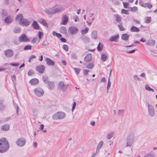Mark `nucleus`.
<instances>
[{
	"label": "nucleus",
	"instance_id": "f257e3e1",
	"mask_svg": "<svg viewBox=\"0 0 157 157\" xmlns=\"http://www.w3.org/2000/svg\"><path fill=\"white\" fill-rule=\"evenodd\" d=\"M9 148V143L5 138H2L0 139V153L6 152Z\"/></svg>",
	"mask_w": 157,
	"mask_h": 157
},
{
	"label": "nucleus",
	"instance_id": "f03ea898",
	"mask_svg": "<svg viewBox=\"0 0 157 157\" xmlns=\"http://www.w3.org/2000/svg\"><path fill=\"white\" fill-rule=\"evenodd\" d=\"M42 79L44 83L47 85L48 89L50 90H53L55 86L54 82L53 81H48V77L47 76H43Z\"/></svg>",
	"mask_w": 157,
	"mask_h": 157
},
{
	"label": "nucleus",
	"instance_id": "7ed1b4c3",
	"mask_svg": "<svg viewBox=\"0 0 157 157\" xmlns=\"http://www.w3.org/2000/svg\"><path fill=\"white\" fill-rule=\"evenodd\" d=\"M65 117V113L63 112H58L52 116V118L54 120H60L63 119Z\"/></svg>",
	"mask_w": 157,
	"mask_h": 157
},
{
	"label": "nucleus",
	"instance_id": "20e7f679",
	"mask_svg": "<svg viewBox=\"0 0 157 157\" xmlns=\"http://www.w3.org/2000/svg\"><path fill=\"white\" fill-rule=\"evenodd\" d=\"M134 137L132 134H130L127 138L126 146H131L134 141Z\"/></svg>",
	"mask_w": 157,
	"mask_h": 157
},
{
	"label": "nucleus",
	"instance_id": "39448f33",
	"mask_svg": "<svg viewBox=\"0 0 157 157\" xmlns=\"http://www.w3.org/2000/svg\"><path fill=\"white\" fill-rule=\"evenodd\" d=\"M19 41L20 42H29L30 40L25 33H23L19 37Z\"/></svg>",
	"mask_w": 157,
	"mask_h": 157
},
{
	"label": "nucleus",
	"instance_id": "423d86ee",
	"mask_svg": "<svg viewBox=\"0 0 157 157\" xmlns=\"http://www.w3.org/2000/svg\"><path fill=\"white\" fill-rule=\"evenodd\" d=\"M34 92L36 95L38 97H41L44 94L43 90L40 87L36 88L34 90Z\"/></svg>",
	"mask_w": 157,
	"mask_h": 157
},
{
	"label": "nucleus",
	"instance_id": "0eeeda50",
	"mask_svg": "<svg viewBox=\"0 0 157 157\" xmlns=\"http://www.w3.org/2000/svg\"><path fill=\"white\" fill-rule=\"evenodd\" d=\"M148 105V110L149 115L151 117H153L155 115V110L154 107L150 105L148 102H146Z\"/></svg>",
	"mask_w": 157,
	"mask_h": 157
},
{
	"label": "nucleus",
	"instance_id": "6e6552de",
	"mask_svg": "<svg viewBox=\"0 0 157 157\" xmlns=\"http://www.w3.org/2000/svg\"><path fill=\"white\" fill-rule=\"evenodd\" d=\"M68 86V85L65 84L63 81H60L59 83V88L63 91H65Z\"/></svg>",
	"mask_w": 157,
	"mask_h": 157
},
{
	"label": "nucleus",
	"instance_id": "1a4fd4ad",
	"mask_svg": "<svg viewBox=\"0 0 157 157\" xmlns=\"http://www.w3.org/2000/svg\"><path fill=\"white\" fill-rule=\"evenodd\" d=\"M68 32L71 35H75L77 34L78 32V29L76 27L71 26L68 29Z\"/></svg>",
	"mask_w": 157,
	"mask_h": 157
},
{
	"label": "nucleus",
	"instance_id": "9d476101",
	"mask_svg": "<svg viewBox=\"0 0 157 157\" xmlns=\"http://www.w3.org/2000/svg\"><path fill=\"white\" fill-rule=\"evenodd\" d=\"M25 140L24 138H19L16 142L17 145L20 147L24 146L25 145Z\"/></svg>",
	"mask_w": 157,
	"mask_h": 157
},
{
	"label": "nucleus",
	"instance_id": "9b49d317",
	"mask_svg": "<svg viewBox=\"0 0 157 157\" xmlns=\"http://www.w3.org/2000/svg\"><path fill=\"white\" fill-rule=\"evenodd\" d=\"M119 38L118 34H115L111 36L109 39V40L111 42H117L118 41Z\"/></svg>",
	"mask_w": 157,
	"mask_h": 157
},
{
	"label": "nucleus",
	"instance_id": "f8f14e48",
	"mask_svg": "<svg viewBox=\"0 0 157 157\" xmlns=\"http://www.w3.org/2000/svg\"><path fill=\"white\" fill-rule=\"evenodd\" d=\"M4 54L8 58L13 56L14 54L13 51L11 49H8L4 52Z\"/></svg>",
	"mask_w": 157,
	"mask_h": 157
},
{
	"label": "nucleus",
	"instance_id": "ddd939ff",
	"mask_svg": "<svg viewBox=\"0 0 157 157\" xmlns=\"http://www.w3.org/2000/svg\"><path fill=\"white\" fill-rule=\"evenodd\" d=\"M45 68V66L43 65H40L36 67V70L39 73L42 74L44 73Z\"/></svg>",
	"mask_w": 157,
	"mask_h": 157
},
{
	"label": "nucleus",
	"instance_id": "4468645a",
	"mask_svg": "<svg viewBox=\"0 0 157 157\" xmlns=\"http://www.w3.org/2000/svg\"><path fill=\"white\" fill-rule=\"evenodd\" d=\"M68 17L66 15H64L62 17V22L61 24L63 25H66L68 21Z\"/></svg>",
	"mask_w": 157,
	"mask_h": 157
},
{
	"label": "nucleus",
	"instance_id": "2eb2a0df",
	"mask_svg": "<svg viewBox=\"0 0 157 157\" xmlns=\"http://www.w3.org/2000/svg\"><path fill=\"white\" fill-rule=\"evenodd\" d=\"M92 59V55L90 53L87 54L84 57V60L85 61L89 63L90 62Z\"/></svg>",
	"mask_w": 157,
	"mask_h": 157
},
{
	"label": "nucleus",
	"instance_id": "dca6fc26",
	"mask_svg": "<svg viewBox=\"0 0 157 157\" xmlns=\"http://www.w3.org/2000/svg\"><path fill=\"white\" fill-rule=\"evenodd\" d=\"M32 26L35 29H40L41 30V28L40 29V26L38 24L37 22L35 21H34L32 24Z\"/></svg>",
	"mask_w": 157,
	"mask_h": 157
},
{
	"label": "nucleus",
	"instance_id": "f3484780",
	"mask_svg": "<svg viewBox=\"0 0 157 157\" xmlns=\"http://www.w3.org/2000/svg\"><path fill=\"white\" fill-rule=\"evenodd\" d=\"M39 82L38 79L36 78L32 79L29 82V83L32 85H35L37 84Z\"/></svg>",
	"mask_w": 157,
	"mask_h": 157
},
{
	"label": "nucleus",
	"instance_id": "a211bd4d",
	"mask_svg": "<svg viewBox=\"0 0 157 157\" xmlns=\"http://www.w3.org/2000/svg\"><path fill=\"white\" fill-rule=\"evenodd\" d=\"M4 21L7 24H10L12 21V20L11 18V17L10 15H8L5 18Z\"/></svg>",
	"mask_w": 157,
	"mask_h": 157
},
{
	"label": "nucleus",
	"instance_id": "6ab92c4d",
	"mask_svg": "<svg viewBox=\"0 0 157 157\" xmlns=\"http://www.w3.org/2000/svg\"><path fill=\"white\" fill-rule=\"evenodd\" d=\"M45 60L47 64L49 66H52L55 64L54 62L49 58H47Z\"/></svg>",
	"mask_w": 157,
	"mask_h": 157
},
{
	"label": "nucleus",
	"instance_id": "aec40b11",
	"mask_svg": "<svg viewBox=\"0 0 157 157\" xmlns=\"http://www.w3.org/2000/svg\"><path fill=\"white\" fill-rule=\"evenodd\" d=\"M21 22L22 25L25 26H27L30 24V22L27 19L25 18H24Z\"/></svg>",
	"mask_w": 157,
	"mask_h": 157
},
{
	"label": "nucleus",
	"instance_id": "412c9836",
	"mask_svg": "<svg viewBox=\"0 0 157 157\" xmlns=\"http://www.w3.org/2000/svg\"><path fill=\"white\" fill-rule=\"evenodd\" d=\"M1 129L3 131H8L10 129V125L8 124H5L1 126Z\"/></svg>",
	"mask_w": 157,
	"mask_h": 157
},
{
	"label": "nucleus",
	"instance_id": "4be33fe9",
	"mask_svg": "<svg viewBox=\"0 0 157 157\" xmlns=\"http://www.w3.org/2000/svg\"><path fill=\"white\" fill-rule=\"evenodd\" d=\"M130 37V35L126 33L122 35L121 39L123 40H128Z\"/></svg>",
	"mask_w": 157,
	"mask_h": 157
},
{
	"label": "nucleus",
	"instance_id": "5701e85b",
	"mask_svg": "<svg viewBox=\"0 0 157 157\" xmlns=\"http://www.w3.org/2000/svg\"><path fill=\"white\" fill-rule=\"evenodd\" d=\"M114 17L116 21L119 23L121 22L122 18L117 14L114 15Z\"/></svg>",
	"mask_w": 157,
	"mask_h": 157
},
{
	"label": "nucleus",
	"instance_id": "b1692460",
	"mask_svg": "<svg viewBox=\"0 0 157 157\" xmlns=\"http://www.w3.org/2000/svg\"><path fill=\"white\" fill-rule=\"evenodd\" d=\"M155 156V153L154 151H152L145 155L144 157H154Z\"/></svg>",
	"mask_w": 157,
	"mask_h": 157
},
{
	"label": "nucleus",
	"instance_id": "393cba45",
	"mask_svg": "<svg viewBox=\"0 0 157 157\" xmlns=\"http://www.w3.org/2000/svg\"><path fill=\"white\" fill-rule=\"evenodd\" d=\"M130 30L132 32H138L140 31L139 28L134 26H132L130 28Z\"/></svg>",
	"mask_w": 157,
	"mask_h": 157
},
{
	"label": "nucleus",
	"instance_id": "a878e982",
	"mask_svg": "<svg viewBox=\"0 0 157 157\" xmlns=\"http://www.w3.org/2000/svg\"><path fill=\"white\" fill-rule=\"evenodd\" d=\"M107 53H103L102 54L101 56V59L103 61H106L108 58V56H107Z\"/></svg>",
	"mask_w": 157,
	"mask_h": 157
},
{
	"label": "nucleus",
	"instance_id": "bb28decb",
	"mask_svg": "<svg viewBox=\"0 0 157 157\" xmlns=\"http://www.w3.org/2000/svg\"><path fill=\"white\" fill-rule=\"evenodd\" d=\"M97 32L96 30H94L91 33V36L92 38L93 39H97Z\"/></svg>",
	"mask_w": 157,
	"mask_h": 157
},
{
	"label": "nucleus",
	"instance_id": "cd10ccee",
	"mask_svg": "<svg viewBox=\"0 0 157 157\" xmlns=\"http://www.w3.org/2000/svg\"><path fill=\"white\" fill-rule=\"evenodd\" d=\"M81 38L85 43H88L90 41V38L85 36H82Z\"/></svg>",
	"mask_w": 157,
	"mask_h": 157
},
{
	"label": "nucleus",
	"instance_id": "c85d7f7f",
	"mask_svg": "<svg viewBox=\"0 0 157 157\" xmlns=\"http://www.w3.org/2000/svg\"><path fill=\"white\" fill-rule=\"evenodd\" d=\"M60 31L62 33L65 34L67 33V28L64 26H61L60 29Z\"/></svg>",
	"mask_w": 157,
	"mask_h": 157
},
{
	"label": "nucleus",
	"instance_id": "c756f323",
	"mask_svg": "<svg viewBox=\"0 0 157 157\" xmlns=\"http://www.w3.org/2000/svg\"><path fill=\"white\" fill-rule=\"evenodd\" d=\"M23 16L21 14H18L16 17L15 20L16 21L20 20V22H21L23 20Z\"/></svg>",
	"mask_w": 157,
	"mask_h": 157
},
{
	"label": "nucleus",
	"instance_id": "7c9ffc66",
	"mask_svg": "<svg viewBox=\"0 0 157 157\" xmlns=\"http://www.w3.org/2000/svg\"><path fill=\"white\" fill-rule=\"evenodd\" d=\"M103 47V45L102 43L99 42L97 47V49L98 51L101 52L102 51Z\"/></svg>",
	"mask_w": 157,
	"mask_h": 157
},
{
	"label": "nucleus",
	"instance_id": "2f4dec72",
	"mask_svg": "<svg viewBox=\"0 0 157 157\" xmlns=\"http://www.w3.org/2000/svg\"><path fill=\"white\" fill-rule=\"evenodd\" d=\"M94 63L93 62H91L86 65V67L89 69H92L94 67Z\"/></svg>",
	"mask_w": 157,
	"mask_h": 157
},
{
	"label": "nucleus",
	"instance_id": "473e14b6",
	"mask_svg": "<svg viewBox=\"0 0 157 157\" xmlns=\"http://www.w3.org/2000/svg\"><path fill=\"white\" fill-rule=\"evenodd\" d=\"M62 9L63 8L60 7L59 8H57L55 9H53L52 11V12H53V15L58 12H60L62 10Z\"/></svg>",
	"mask_w": 157,
	"mask_h": 157
},
{
	"label": "nucleus",
	"instance_id": "72a5a7b5",
	"mask_svg": "<svg viewBox=\"0 0 157 157\" xmlns=\"http://www.w3.org/2000/svg\"><path fill=\"white\" fill-rule=\"evenodd\" d=\"M146 44L148 45L153 46L155 44V42L153 40H148L146 42Z\"/></svg>",
	"mask_w": 157,
	"mask_h": 157
},
{
	"label": "nucleus",
	"instance_id": "f704fd0d",
	"mask_svg": "<svg viewBox=\"0 0 157 157\" xmlns=\"http://www.w3.org/2000/svg\"><path fill=\"white\" fill-rule=\"evenodd\" d=\"M2 10L1 15L2 17L8 16L7 12L6 10L4 9H2Z\"/></svg>",
	"mask_w": 157,
	"mask_h": 157
},
{
	"label": "nucleus",
	"instance_id": "c9c22d12",
	"mask_svg": "<svg viewBox=\"0 0 157 157\" xmlns=\"http://www.w3.org/2000/svg\"><path fill=\"white\" fill-rule=\"evenodd\" d=\"M104 142L102 141H101L99 142L98 144L97 148H96V152H99V149L100 148L101 146L103 145Z\"/></svg>",
	"mask_w": 157,
	"mask_h": 157
},
{
	"label": "nucleus",
	"instance_id": "e433bc0d",
	"mask_svg": "<svg viewBox=\"0 0 157 157\" xmlns=\"http://www.w3.org/2000/svg\"><path fill=\"white\" fill-rule=\"evenodd\" d=\"M128 10L129 11L132 12H134L138 10V8L136 6H134L133 7H129Z\"/></svg>",
	"mask_w": 157,
	"mask_h": 157
},
{
	"label": "nucleus",
	"instance_id": "4c0bfd02",
	"mask_svg": "<svg viewBox=\"0 0 157 157\" xmlns=\"http://www.w3.org/2000/svg\"><path fill=\"white\" fill-rule=\"evenodd\" d=\"M52 35L54 36H56L58 38H61L62 36V35L61 34L58 33L55 31H53Z\"/></svg>",
	"mask_w": 157,
	"mask_h": 157
},
{
	"label": "nucleus",
	"instance_id": "58836bf2",
	"mask_svg": "<svg viewBox=\"0 0 157 157\" xmlns=\"http://www.w3.org/2000/svg\"><path fill=\"white\" fill-rule=\"evenodd\" d=\"M32 46L28 44L26 45L24 48V50L25 51H27L32 49Z\"/></svg>",
	"mask_w": 157,
	"mask_h": 157
},
{
	"label": "nucleus",
	"instance_id": "ea45409f",
	"mask_svg": "<svg viewBox=\"0 0 157 157\" xmlns=\"http://www.w3.org/2000/svg\"><path fill=\"white\" fill-rule=\"evenodd\" d=\"M151 21V17H147L145 18V22L146 23H149Z\"/></svg>",
	"mask_w": 157,
	"mask_h": 157
},
{
	"label": "nucleus",
	"instance_id": "a19ab883",
	"mask_svg": "<svg viewBox=\"0 0 157 157\" xmlns=\"http://www.w3.org/2000/svg\"><path fill=\"white\" fill-rule=\"evenodd\" d=\"M21 29L19 27H16L14 28L13 32L15 33H17L20 32Z\"/></svg>",
	"mask_w": 157,
	"mask_h": 157
},
{
	"label": "nucleus",
	"instance_id": "79ce46f5",
	"mask_svg": "<svg viewBox=\"0 0 157 157\" xmlns=\"http://www.w3.org/2000/svg\"><path fill=\"white\" fill-rule=\"evenodd\" d=\"M145 89L149 91H151L152 92L154 91V89L151 88L148 85L146 84L145 86Z\"/></svg>",
	"mask_w": 157,
	"mask_h": 157
},
{
	"label": "nucleus",
	"instance_id": "37998d69",
	"mask_svg": "<svg viewBox=\"0 0 157 157\" xmlns=\"http://www.w3.org/2000/svg\"><path fill=\"white\" fill-rule=\"evenodd\" d=\"M89 30V28L88 27L85 28V29H82L81 30V33L82 34L84 35L86 34Z\"/></svg>",
	"mask_w": 157,
	"mask_h": 157
},
{
	"label": "nucleus",
	"instance_id": "c03bdc74",
	"mask_svg": "<svg viewBox=\"0 0 157 157\" xmlns=\"http://www.w3.org/2000/svg\"><path fill=\"white\" fill-rule=\"evenodd\" d=\"M40 23L43 25L48 27V24L46 22V21L44 19H42V21L40 22Z\"/></svg>",
	"mask_w": 157,
	"mask_h": 157
},
{
	"label": "nucleus",
	"instance_id": "a18cd8bd",
	"mask_svg": "<svg viewBox=\"0 0 157 157\" xmlns=\"http://www.w3.org/2000/svg\"><path fill=\"white\" fill-rule=\"evenodd\" d=\"M122 22L120 23L119 25H118V26L120 31H123L125 30V28H124L122 25Z\"/></svg>",
	"mask_w": 157,
	"mask_h": 157
},
{
	"label": "nucleus",
	"instance_id": "49530a36",
	"mask_svg": "<svg viewBox=\"0 0 157 157\" xmlns=\"http://www.w3.org/2000/svg\"><path fill=\"white\" fill-rule=\"evenodd\" d=\"M45 13L49 15H53V12L51 11L48 9H47L44 11Z\"/></svg>",
	"mask_w": 157,
	"mask_h": 157
},
{
	"label": "nucleus",
	"instance_id": "de8ad7c7",
	"mask_svg": "<svg viewBox=\"0 0 157 157\" xmlns=\"http://www.w3.org/2000/svg\"><path fill=\"white\" fill-rule=\"evenodd\" d=\"M121 13L122 14H124L127 15L129 14V13L128 12V11L124 9H123L121 10Z\"/></svg>",
	"mask_w": 157,
	"mask_h": 157
},
{
	"label": "nucleus",
	"instance_id": "09e8293b",
	"mask_svg": "<svg viewBox=\"0 0 157 157\" xmlns=\"http://www.w3.org/2000/svg\"><path fill=\"white\" fill-rule=\"evenodd\" d=\"M11 78L12 81H13V83H14V84H15L16 83V75L14 74L12 76H11Z\"/></svg>",
	"mask_w": 157,
	"mask_h": 157
},
{
	"label": "nucleus",
	"instance_id": "8fccbe9b",
	"mask_svg": "<svg viewBox=\"0 0 157 157\" xmlns=\"http://www.w3.org/2000/svg\"><path fill=\"white\" fill-rule=\"evenodd\" d=\"M124 111V109L119 110L118 112V114L121 117L124 116L123 113Z\"/></svg>",
	"mask_w": 157,
	"mask_h": 157
},
{
	"label": "nucleus",
	"instance_id": "3c124183",
	"mask_svg": "<svg viewBox=\"0 0 157 157\" xmlns=\"http://www.w3.org/2000/svg\"><path fill=\"white\" fill-rule=\"evenodd\" d=\"M5 109V104L0 105V112L3 111Z\"/></svg>",
	"mask_w": 157,
	"mask_h": 157
},
{
	"label": "nucleus",
	"instance_id": "603ef678",
	"mask_svg": "<svg viewBox=\"0 0 157 157\" xmlns=\"http://www.w3.org/2000/svg\"><path fill=\"white\" fill-rule=\"evenodd\" d=\"M111 82L110 81V78H108V84L107 87V89H109L110 88L111 85Z\"/></svg>",
	"mask_w": 157,
	"mask_h": 157
},
{
	"label": "nucleus",
	"instance_id": "864d4df0",
	"mask_svg": "<svg viewBox=\"0 0 157 157\" xmlns=\"http://www.w3.org/2000/svg\"><path fill=\"white\" fill-rule=\"evenodd\" d=\"M43 35V33L42 32L39 31L38 33V36L40 40H41L42 38V36Z\"/></svg>",
	"mask_w": 157,
	"mask_h": 157
},
{
	"label": "nucleus",
	"instance_id": "5fc2aeb1",
	"mask_svg": "<svg viewBox=\"0 0 157 157\" xmlns=\"http://www.w3.org/2000/svg\"><path fill=\"white\" fill-rule=\"evenodd\" d=\"M151 54L152 56H157V51L156 50L151 51Z\"/></svg>",
	"mask_w": 157,
	"mask_h": 157
},
{
	"label": "nucleus",
	"instance_id": "6e6d98bb",
	"mask_svg": "<svg viewBox=\"0 0 157 157\" xmlns=\"http://www.w3.org/2000/svg\"><path fill=\"white\" fill-rule=\"evenodd\" d=\"M137 50H138L137 49H133V50H131V51H126V52L127 53L132 54V53H134L135 51H137Z\"/></svg>",
	"mask_w": 157,
	"mask_h": 157
},
{
	"label": "nucleus",
	"instance_id": "4d7b16f0",
	"mask_svg": "<svg viewBox=\"0 0 157 157\" xmlns=\"http://www.w3.org/2000/svg\"><path fill=\"white\" fill-rule=\"evenodd\" d=\"M74 69L75 70L76 74L77 75H78L80 71V69L79 68H74Z\"/></svg>",
	"mask_w": 157,
	"mask_h": 157
},
{
	"label": "nucleus",
	"instance_id": "13d9d810",
	"mask_svg": "<svg viewBox=\"0 0 157 157\" xmlns=\"http://www.w3.org/2000/svg\"><path fill=\"white\" fill-rule=\"evenodd\" d=\"M123 6L124 8H127L129 5V4L127 2H123Z\"/></svg>",
	"mask_w": 157,
	"mask_h": 157
},
{
	"label": "nucleus",
	"instance_id": "bf43d9fd",
	"mask_svg": "<svg viewBox=\"0 0 157 157\" xmlns=\"http://www.w3.org/2000/svg\"><path fill=\"white\" fill-rule=\"evenodd\" d=\"M48 44V43L46 40H45L42 43V45L43 46H45L47 45Z\"/></svg>",
	"mask_w": 157,
	"mask_h": 157
},
{
	"label": "nucleus",
	"instance_id": "052dcab7",
	"mask_svg": "<svg viewBox=\"0 0 157 157\" xmlns=\"http://www.w3.org/2000/svg\"><path fill=\"white\" fill-rule=\"evenodd\" d=\"M63 49L65 51H67L68 50V47L66 44H64L63 46Z\"/></svg>",
	"mask_w": 157,
	"mask_h": 157
},
{
	"label": "nucleus",
	"instance_id": "680f3d73",
	"mask_svg": "<svg viewBox=\"0 0 157 157\" xmlns=\"http://www.w3.org/2000/svg\"><path fill=\"white\" fill-rule=\"evenodd\" d=\"M90 71L86 69H84L83 70V73L84 75H88V72Z\"/></svg>",
	"mask_w": 157,
	"mask_h": 157
},
{
	"label": "nucleus",
	"instance_id": "e2e57ef3",
	"mask_svg": "<svg viewBox=\"0 0 157 157\" xmlns=\"http://www.w3.org/2000/svg\"><path fill=\"white\" fill-rule=\"evenodd\" d=\"M34 74L33 71L32 70H30L28 71V75L29 76H30Z\"/></svg>",
	"mask_w": 157,
	"mask_h": 157
},
{
	"label": "nucleus",
	"instance_id": "0e129e2a",
	"mask_svg": "<svg viewBox=\"0 0 157 157\" xmlns=\"http://www.w3.org/2000/svg\"><path fill=\"white\" fill-rule=\"evenodd\" d=\"M16 106H15V105H14V106L16 110V114L17 115H18V111L19 109V107L17 105V104H16Z\"/></svg>",
	"mask_w": 157,
	"mask_h": 157
},
{
	"label": "nucleus",
	"instance_id": "69168bd1",
	"mask_svg": "<svg viewBox=\"0 0 157 157\" xmlns=\"http://www.w3.org/2000/svg\"><path fill=\"white\" fill-rule=\"evenodd\" d=\"M113 135H112V133H109L107 134V138L108 140H110L111 139L112 137H113Z\"/></svg>",
	"mask_w": 157,
	"mask_h": 157
},
{
	"label": "nucleus",
	"instance_id": "338daca9",
	"mask_svg": "<svg viewBox=\"0 0 157 157\" xmlns=\"http://www.w3.org/2000/svg\"><path fill=\"white\" fill-rule=\"evenodd\" d=\"M37 37H35L33 38L32 40H31V42L32 43L35 44V43L37 40Z\"/></svg>",
	"mask_w": 157,
	"mask_h": 157
},
{
	"label": "nucleus",
	"instance_id": "774afa93",
	"mask_svg": "<svg viewBox=\"0 0 157 157\" xmlns=\"http://www.w3.org/2000/svg\"><path fill=\"white\" fill-rule=\"evenodd\" d=\"M71 57L75 59H77V56L76 54L75 53H72L71 55Z\"/></svg>",
	"mask_w": 157,
	"mask_h": 157
}]
</instances>
